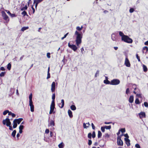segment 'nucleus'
Returning <instances> with one entry per match:
<instances>
[{
	"label": "nucleus",
	"mask_w": 148,
	"mask_h": 148,
	"mask_svg": "<svg viewBox=\"0 0 148 148\" xmlns=\"http://www.w3.org/2000/svg\"><path fill=\"white\" fill-rule=\"evenodd\" d=\"M27 8V5H25V7L21 8V11H23L25 10H26Z\"/></svg>",
	"instance_id": "obj_36"
},
{
	"label": "nucleus",
	"mask_w": 148,
	"mask_h": 148,
	"mask_svg": "<svg viewBox=\"0 0 148 148\" xmlns=\"http://www.w3.org/2000/svg\"><path fill=\"white\" fill-rule=\"evenodd\" d=\"M104 83L107 84H110L111 83V81L110 82L108 80H104L103 81Z\"/></svg>",
	"instance_id": "obj_21"
},
{
	"label": "nucleus",
	"mask_w": 148,
	"mask_h": 148,
	"mask_svg": "<svg viewBox=\"0 0 148 148\" xmlns=\"http://www.w3.org/2000/svg\"><path fill=\"white\" fill-rule=\"evenodd\" d=\"M129 92H130L129 89L128 88H127L126 90V94H128V93Z\"/></svg>",
	"instance_id": "obj_56"
},
{
	"label": "nucleus",
	"mask_w": 148,
	"mask_h": 148,
	"mask_svg": "<svg viewBox=\"0 0 148 148\" xmlns=\"http://www.w3.org/2000/svg\"><path fill=\"white\" fill-rule=\"evenodd\" d=\"M1 13L3 19L7 21H9V18L8 16L7 15L5 12L3 11L1 12Z\"/></svg>",
	"instance_id": "obj_6"
},
{
	"label": "nucleus",
	"mask_w": 148,
	"mask_h": 148,
	"mask_svg": "<svg viewBox=\"0 0 148 148\" xmlns=\"http://www.w3.org/2000/svg\"><path fill=\"white\" fill-rule=\"evenodd\" d=\"M75 35L76 36L75 40L76 45L78 46L82 42L83 34L82 32L79 33L77 31H76L75 32Z\"/></svg>",
	"instance_id": "obj_1"
},
{
	"label": "nucleus",
	"mask_w": 148,
	"mask_h": 148,
	"mask_svg": "<svg viewBox=\"0 0 148 148\" xmlns=\"http://www.w3.org/2000/svg\"><path fill=\"white\" fill-rule=\"evenodd\" d=\"M21 14L23 15V16H25V15L28 16L27 12L25 11H24L23 12H22Z\"/></svg>",
	"instance_id": "obj_38"
},
{
	"label": "nucleus",
	"mask_w": 148,
	"mask_h": 148,
	"mask_svg": "<svg viewBox=\"0 0 148 148\" xmlns=\"http://www.w3.org/2000/svg\"><path fill=\"white\" fill-rule=\"evenodd\" d=\"M136 96H138V97H140L141 98L142 97V96H141V94H136Z\"/></svg>",
	"instance_id": "obj_59"
},
{
	"label": "nucleus",
	"mask_w": 148,
	"mask_h": 148,
	"mask_svg": "<svg viewBox=\"0 0 148 148\" xmlns=\"http://www.w3.org/2000/svg\"><path fill=\"white\" fill-rule=\"evenodd\" d=\"M0 70L1 71H5V69L3 67H1L0 68Z\"/></svg>",
	"instance_id": "obj_62"
},
{
	"label": "nucleus",
	"mask_w": 148,
	"mask_h": 148,
	"mask_svg": "<svg viewBox=\"0 0 148 148\" xmlns=\"http://www.w3.org/2000/svg\"><path fill=\"white\" fill-rule=\"evenodd\" d=\"M50 77V73L49 72H47V79H48Z\"/></svg>",
	"instance_id": "obj_53"
},
{
	"label": "nucleus",
	"mask_w": 148,
	"mask_h": 148,
	"mask_svg": "<svg viewBox=\"0 0 148 148\" xmlns=\"http://www.w3.org/2000/svg\"><path fill=\"white\" fill-rule=\"evenodd\" d=\"M49 132V129H46L45 131V133L46 134H48Z\"/></svg>",
	"instance_id": "obj_58"
},
{
	"label": "nucleus",
	"mask_w": 148,
	"mask_h": 148,
	"mask_svg": "<svg viewBox=\"0 0 148 148\" xmlns=\"http://www.w3.org/2000/svg\"><path fill=\"white\" fill-rule=\"evenodd\" d=\"M32 93L29 95V102H33L32 101Z\"/></svg>",
	"instance_id": "obj_28"
},
{
	"label": "nucleus",
	"mask_w": 148,
	"mask_h": 148,
	"mask_svg": "<svg viewBox=\"0 0 148 148\" xmlns=\"http://www.w3.org/2000/svg\"><path fill=\"white\" fill-rule=\"evenodd\" d=\"M29 105L30 106L31 111L33 112L34 111V107L33 104V102H29Z\"/></svg>",
	"instance_id": "obj_11"
},
{
	"label": "nucleus",
	"mask_w": 148,
	"mask_h": 148,
	"mask_svg": "<svg viewBox=\"0 0 148 148\" xmlns=\"http://www.w3.org/2000/svg\"><path fill=\"white\" fill-rule=\"evenodd\" d=\"M121 40L129 43H131L133 42L132 40L127 35H125L124 37H122Z\"/></svg>",
	"instance_id": "obj_2"
},
{
	"label": "nucleus",
	"mask_w": 148,
	"mask_h": 148,
	"mask_svg": "<svg viewBox=\"0 0 148 148\" xmlns=\"http://www.w3.org/2000/svg\"><path fill=\"white\" fill-rule=\"evenodd\" d=\"M92 136V134L91 133H89L88 134V137L90 139H91Z\"/></svg>",
	"instance_id": "obj_42"
},
{
	"label": "nucleus",
	"mask_w": 148,
	"mask_h": 148,
	"mask_svg": "<svg viewBox=\"0 0 148 148\" xmlns=\"http://www.w3.org/2000/svg\"><path fill=\"white\" fill-rule=\"evenodd\" d=\"M9 111L8 110H5L4 111L3 113V115H5L7 113H8L9 112Z\"/></svg>",
	"instance_id": "obj_41"
},
{
	"label": "nucleus",
	"mask_w": 148,
	"mask_h": 148,
	"mask_svg": "<svg viewBox=\"0 0 148 148\" xmlns=\"http://www.w3.org/2000/svg\"><path fill=\"white\" fill-rule=\"evenodd\" d=\"M49 126H51V127H53L55 125V123L54 122L53 120H51L50 121V123L48 125Z\"/></svg>",
	"instance_id": "obj_16"
},
{
	"label": "nucleus",
	"mask_w": 148,
	"mask_h": 148,
	"mask_svg": "<svg viewBox=\"0 0 148 148\" xmlns=\"http://www.w3.org/2000/svg\"><path fill=\"white\" fill-rule=\"evenodd\" d=\"M68 112L69 117L70 118L72 117L73 115L72 111L70 110H69L68 111Z\"/></svg>",
	"instance_id": "obj_18"
},
{
	"label": "nucleus",
	"mask_w": 148,
	"mask_h": 148,
	"mask_svg": "<svg viewBox=\"0 0 148 148\" xmlns=\"http://www.w3.org/2000/svg\"><path fill=\"white\" fill-rule=\"evenodd\" d=\"M144 105L146 107H148V103L146 102H145L144 103Z\"/></svg>",
	"instance_id": "obj_51"
},
{
	"label": "nucleus",
	"mask_w": 148,
	"mask_h": 148,
	"mask_svg": "<svg viewBox=\"0 0 148 148\" xmlns=\"http://www.w3.org/2000/svg\"><path fill=\"white\" fill-rule=\"evenodd\" d=\"M135 147L137 148H140V146L138 144H136Z\"/></svg>",
	"instance_id": "obj_54"
},
{
	"label": "nucleus",
	"mask_w": 148,
	"mask_h": 148,
	"mask_svg": "<svg viewBox=\"0 0 148 148\" xmlns=\"http://www.w3.org/2000/svg\"><path fill=\"white\" fill-rule=\"evenodd\" d=\"M13 128H16L17 127V123H16V122H15V121H14H14H13Z\"/></svg>",
	"instance_id": "obj_25"
},
{
	"label": "nucleus",
	"mask_w": 148,
	"mask_h": 148,
	"mask_svg": "<svg viewBox=\"0 0 148 148\" xmlns=\"http://www.w3.org/2000/svg\"><path fill=\"white\" fill-rule=\"evenodd\" d=\"M111 123H112V122H104V123L106 124H111Z\"/></svg>",
	"instance_id": "obj_61"
},
{
	"label": "nucleus",
	"mask_w": 148,
	"mask_h": 148,
	"mask_svg": "<svg viewBox=\"0 0 148 148\" xmlns=\"http://www.w3.org/2000/svg\"><path fill=\"white\" fill-rule=\"evenodd\" d=\"M136 56L139 62L140 61V59L139 57L138 56V55L137 54H136Z\"/></svg>",
	"instance_id": "obj_50"
},
{
	"label": "nucleus",
	"mask_w": 148,
	"mask_h": 148,
	"mask_svg": "<svg viewBox=\"0 0 148 148\" xmlns=\"http://www.w3.org/2000/svg\"><path fill=\"white\" fill-rule=\"evenodd\" d=\"M129 102L130 103H132L134 101V96L133 95H131L130 96L129 100Z\"/></svg>",
	"instance_id": "obj_15"
},
{
	"label": "nucleus",
	"mask_w": 148,
	"mask_h": 148,
	"mask_svg": "<svg viewBox=\"0 0 148 148\" xmlns=\"http://www.w3.org/2000/svg\"><path fill=\"white\" fill-rule=\"evenodd\" d=\"M90 125V124L89 122L86 123H84L83 124V127L84 128H87Z\"/></svg>",
	"instance_id": "obj_14"
},
{
	"label": "nucleus",
	"mask_w": 148,
	"mask_h": 148,
	"mask_svg": "<svg viewBox=\"0 0 148 148\" xmlns=\"http://www.w3.org/2000/svg\"><path fill=\"white\" fill-rule=\"evenodd\" d=\"M71 110H74L76 109V107L75 105H72L71 106Z\"/></svg>",
	"instance_id": "obj_29"
},
{
	"label": "nucleus",
	"mask_w": 148,
	"mask_h": 148,
	"mask_svg": "<svg viewBox=\"0 0 148 148\" xmlns=\"http://www.w3.org/2000/svg\"><path fill=\"white\" fill-rule=\"evenodd\" d=\"M11 67V65L10 63H9L7 65V68L9 70H10Z\"/></svg>",
	"instance_id": "obj_32"
},
{
	"label": "nucleus",
	"mask_w": 148,
	"mask_h": 148,
	"mask_svg": "<svg viewBox=\"0 0 148 148\" xmlns=\"http://www.w3.org/2000/svg\"><path fill=\"white\" fill-rule=\"evenodd\" d=\"M140 116H141L143 117H145V113L144 112H141L139 114Z\"/></svg>",
	"instance_id": "obj_23"
},
{
	"label": "nucleus",
	"mask_w": 148,
	"mask_h": 148,
	"mask_svg": "<svg viewBox=\"0 0 148 148\" xmlns=\"http://www.w3.org/2000/svg\"><path fill=\"white\" fill-rule=\"evenodd\" d=\"M61 103H62V105L60 108H62L64 106V99H62L61 100Z\"/></svg>",
	"instance_id": "obj_34"
},
{
	"label": "nucleus",
	"mask_w": 148,
	"mask_h": 148,
	"mask_svg": "<svg viewBox=\"0 0 148 148\" xmlns=\"http://www.w3.org/2000/svg\"><path fill=\"white\" fill-rule=\"evenodd\" d=\"M124 140L126 142V143L127 145V146H129L130 145V140L128 138H124Z\"/></svg>",
	"instance_id": "obj_13"
},
{
	"label": "nucleus",
	"mask_w": 148,
	"mask_h": 148,
	"mask_svg": "<svg viewBox=\"0 0 148 148\" xmlns=\"http://www.w3.org/2000/svg\"><path fill=\"white\" fill-rule=\"evenodd\" d=\"M55 108V103H51V104L50 107V110L49 113L51 114L52 113H55V112L54 111V109Z\"/></svg>",
	"instance_id": "obj_5"
},
{
	"label": "nucleus",
	"mask_w": 148,
	"mask_h": 148,
	"mask_svg": "<svg viewBox=\"0 0 148 148\" xmlns=\"http://www.w3.org/2000/svg\"><path fill=\"white\" fill-rule=\"evenodd\" d=\"M119 35L122 37H124L125 35L121 31L119 32Z\"/></svg>",
	"instance_id": "obj_26"
},
{
	"label": "nucleus",
	"mask_w": 148,
	"mask_h": 148,
	"mask_svg": "<svg viewBox=\"0 0 148 148\" xmlns=\"http://www.w3.org/2000/svg\"><path fill=\"white\" fill-rule=\"evenodd\" d=\"M16 131L15 130H14L12 132L11 135L13 137H15V136L16 134Z\"/></svg>",
	"instance_id": "obj_24"
},
{
	"label": "nucleus",
	"mask_w": 148,
	"mask_h": 148,
	"mask_svg": "<svg viewBox=\"0 0 148 148\" xmlns=\"http://www.w3.org/2000/svg\"><path fill=\"white\" fill-rule=\"evenodd\" d=\"M69 33H67L64 36V37H62L61 38V39L62 40H63L64 38H65L66 37V36H67V35L68 34H69Z\"/></svg>",
	"instance_id": "obj_47"
},
{
	"label": "nucleus",
	"mask_w": 148,
	"mask_h": 148,
	"mask_svg": "<svg viewBox=\"0 0 148 148\" xmlns=\"http://www.w3.org/2000/svg\"><path fill=\"white\" fill-rule=\"evenodd\" d=\"M105 137L106 138H109L110 137V135L108 133H106L105 135Z\"/></svg>",
	"instance_id": "obj_55"
},
{
	"label": "nucleus",
	"mask_w": 148,
	"mask_h": 148,
	"mask_svg": "<svg viewBox=\"0 0 148 148\" xmlns=\"http://www.w3.org/2000/svg\"><path fill=\"white\" fill-rule=\"evenodd\" d=\"M104 127L105 128V129H106L107 130H110L111 128V125H109V126L105 125Z\"/></svg>",
	"instance_id": "obj_37"
},
{
	"label": "nucleus",
	"mask_w": 148,
	"mask_h": 148,
	"mask_svg": "<svg viewBox=\"0 0 148 148\" xmlns=\"http://www.w3.org/2000/svg\"><path fill=\"white\" fill-rule=\"evenodd\" d=\"M125 64L127 67H129L130 66V64L127 58H125Z\"/></svg>",
	"instance_id": "obj_9"
},
{
	"label": "nucleus",
	"mask_w": 148,
	"mask_h": 148,
	"mask_svg": "<svg viewBox=\"0 0 148 148\" xmlns=\"http://www.w3.org/2000/svg\"><path fill=\"white\" fill-rule=\"evenodd\" d=\"M23 119L21 118H19L18 119H15L14 120L15 121V122L18 124H19L21 121H22Z\"/></svg>",
	"instance_id": "obj_12"
},
{
	"label": "nucleus",
	"mask_w": 148,
	"mask_h": 148,
	"mask_svg": "<svg viewBox=\"0 0 148 148\" xmlns=\"http://www.w3.org/2000/svg\"><path fill=\"white\" fill-rule=\"evenodd\" d=\"M124 136L126 138H128L129 136L127 134H126L124 135Z\"/></svg>",
	"instance_id": "obj_60"
},
{
	"label": "nucleus",
	"mask_w": 148,
	"mask_h": 148,
	"mask_svg": "<svg viewBox=\"0 0 148 148\" xmlns=\"http://www.w3.org/2000/svg\"><path fill=\"white\" fill-rule=\"evenodd\" d=\"M120 130L122 133L125 132V128H121L120 129Z\"/></svg>",
	"instance_id": "obj_44"
},
{
	"label": "nucleus",
	"mask_w": 148,
	"mask_h": 148,
	"mask_svg": "<svg viewBox=\"0 0 148 148\" xmlns=\"http://www.w3.org/2000/svg\"><path fill=\"white\" fill-rule=\"evenodd\" d=\"M91 125H92V129L93 130L95 129V127L94 125V124H93V123H91Z\"/></svg>",
	"instance_id": "obj_63"
},
{
	"label": "nucleus",
	"mask_w": 148,
	"mask_h": 148,
	"mask_svg": "<svg viewBox=\"0 0 148 148\" xmlns=\"http://www.w3.org/2000/svg\"><path fill=\"white\" fill-rule=\"evenodd\" d=\"M55 94H53L52 95V100L51 102V103H55Z\"/></svg>",
	"instance_id": "obj_17"
},
{
	"label": "nucleus",
	"mask_w": 148,
	"mask_h": 148,
	"mask_svg": "<svg viewBox=\"0 0 148 148\" xmlns=\"http://www.w3.org/2000/svg\"><path fill=\"white\" fill-rule=\"evenodd\" d=\"M117 143L118 145L123 146V141L121 140V136H118L117 138Z\"/></svg>",
	"instance_id": "obj_7"
},
{
	"label": "nucleus",
	"mask_w": 148,
	"mask_h": 148,
	"mask_svg": "<svg viewBox=\"0 0 148 148\" xmlns=\"http://www.w3.org/2000/svg\"><path fill=\"white\" fill-rule=\"evenodd\" d=\"M83 26H82L81 27H80L79 26H77L76 27V29L77 30L79 31H80L82 30L83 28Z\"/></svg>",
	"instance_id": "obj_33"
},
{
	"label": "nucleus",
	"mask_w": 148,
	"mask_h": 148,
	"mask_svg": "<svg viewBox=\"0 0 148 148\" xmlns=\"http://www.w3.org/2000/svg\"><path fill=\"white\" fill-rule=\"evenodd\" d=\"M50 53H47V57L48 58H50Z\"/></svg>",
	"instance_id": "obj_57"
},
{
	"label": "nucleus",
	"mask_w": 148,
	"mask_h": 148,
	"mask_svg": "<svg viewBox=\"0 0 148 148\" xmlns=\"http://www.w3.org/2000/svg\"><path fill=\"white\" fill-rule=\"evenodd\" d=\"M55 89V82H53L51 85V90L52 92H54Z\"/></svg>",
	"instance_id": "obj_10"
},
{
	"label": "nucleus",
	"mask_w": 148,
	"mask_h": 148,
	"mask_svg": "<svg viewBox=\"0 0 148 148\" xmlns=\"http://www.w3.org/2000/svg\"><path fill=\"white\" fill-rule=\"evenodd\" d=\"M92 138H94L95 137V131H93L92 132Z\"/></svg>",
	"instance_id": "obj_43"
},
{
	"label": "nucleus",
	"mask_w": 148,
	"mask_h": 148,
	"mask_svg": "<svg viewBox=\"0 0 148 148\" xmlns=\"http://www.w3.org/2000/svg\"><path fill=\"white\" fill-rule=\"evenodd\" d=\"M134 11V9L133 8H131L130 9L129 12L130 13H132Z\"/></svg>",
	"instance_id": "obj_48"
},
{
	"label": "nucleus",
	"mask_w": 148,
	"mask_h": 148,
	"mask_svg": "<svg viewBox=\"0 0 148 148\" xmlns=\"http://www.w3.org/2000/svg\"><path fill=\"white\" fill-rule=\"evenodd\" d=\"M68 46L69 48H71L74 51H75L77 49L76 45L73 44L70 45L69 42L68 43Z\"/></svg>",
	"instance_id": "obj_8"
},
{
	"label": "nucleus",
	"mask_w": 148,
	"mask_h": 148,
	"mask_svg": "<svg viewBox=\"0 0 148 148\" xmlns=\"http://www.w3.org/2000/svg\"><path fill=\"white\" fill-rule=\"evenodd\" d=\"M2 123L4 125L6 124V125L8 127L11 126V122L10 121V119L8 118H7L3 120Z\"/></svg>",
	"instance_id": "obj_3"
},
{
	"label": "nucleus",
	"mask_w": 148,
	"mask_h": 148,
	"mask_svg": "<svg viewBox=\"0 0 148 148\" xmlns=\"http://www.w3.org/2000/svg\"><path fill=\"white\" fill-rule=\"evenodd\" d=\"M9 115H11L12 117H14L16 116V115L14 113H12L11 112H9L8 114Z\"/></svg>",
	"instance_id": "obj_22"
},
{
	"label": "nucleus",
	"mask_w": 148,
	"mask_h": 148,
	"mask_svg": "<svg viewBox=\"0 0 148 148\" xmlns=\"http://www.w3.org/2000/svg\"><path fill=\"white\" fill-rule=\"evenodd\" d=\"M102 136V133L100 131H98V138H100Z\"/></svg>",
	"instance_id": "obj_30"
},
{
	"label": "nucleus",
	"mask_w": 148,
	"mask_h": 148,
	"mask_svg": "<svg viewBox=\"0 0 148 148\" xmlns=\"http://www.w3.org/2000/svg\"><path fill=\"white\" fill-rule=\"evenodd\" d=\"M101 130L103 132H104L105 131V128L104 126H102L101 127Z\"/></svg>",
	"instance_id": "obj_45"
},
{
	"label": "nucleus",
	"mask_w": 148,
	"mask_h": 148,
	"mask_svg": "<svg viewBox=\"0 0 148 148\" xmlns=\"http://www.w3.org/2000/svg\"><path fill=\"white\" fill-rule=\"evenodd\" d=\"M24 128V126L23 125H21L19 127V130H23Z\"/></svg>",
	"instance_id": "obj_46"
},
{
	"label": "nucleus",
	"mask_w": 148,
	"mask_h": 148,
	"mask_svg": "<svg viewBox=\"0 0 148 148\" xmlns=\"http://www.w3.org/2000/svg\"><path fill=\"white\" fill-rule=\"evenodd\" d=\"M143 71L145 72H146L147 71V68L145 65L143 64Z\"/></svg>",
	"instance_id": "obj_20"
},
{
	"label": "nucleus",
	"mask_w": 148,
	"mask_h": 148,
	"mask_svg": "<svg viewBox=\"0 0 148 148\" xmlns=\"http://www.w3.org/2000/svg\"><path fill=\"white\" fill-rule=\"evenodd\" d=\"M5 73V72H2L0 74V76L1 77H3Z\"/></svg>",
	"instance_id": "obj_40"
},
{
	"label": "nucleus",
	"mask_w": 148,
	"mask_h": 148,
	"mask_svg": "<svg viewBox=\"0 0 148 148\" xmlns=\"http://www.w3.org/2000/svg\"><path fill=\"white\" fill-rule=\"evenodd\" d=\"M143 50H146V51L147 52L148 50V48L147 47L145 46L144 47H143Z\"/></svg>",
	"instance_id": "obj_49"
},
{
	"label": "nucleus",
	"mask_w": 148,
	"mask_h": 148,
	"mask_svg": "<svg viewBox=\"0 0 148 148\" xmlns=\"http://www.w3.org/2000/svg\"><path fill=\"white\" fill-rule=\"evenodd\" d=\"M120 83V81L119 79H114L111 81L110 85H117Z\"/></svg>",
	"instance_id": "obj_4"
},
{
	"label": "nucleus",
	"mask_w": 148,
	"mask_h": 148,
	"mask_svg": "<svg viewBox=\"0 0 148 148\" xmlns=\"http://www.w3.org/2000/svg\"><path fill=\"white\" fill-rule=\"evenodd\" d=\"M111 38L113 41H116V38L114 34L113 33L112 34Z\"/></svg>",
	"instance_id": "obj_19"
},
{
	"label": "nucleus",
	"mask_w": 148,
	"mask_h": 148,
	"mask_svg": "<svg viewBox=\"0 0 148 148\" xmlns=\"http://www.w3.org/2000/svg\"><path fill=\"white\" fill-rule=\"evenodd\" d=\"M99 74V70H97L96 71V72L95 75V77H97V76H98Z\"/></svg>",
	"instance_id": "obj_39"
},
{
	"label": "nucleus",
	"mask_w": 148,
	"mask_h": 148,
	"mask_svg": "<svg viewBox=\"0 0 148 148\" xmlns=\"http://www.w3.org/2000/svg\"><path fill=\"white\" fill-rule=\"evenodd\" d=\"M64 146V144L62 142L61 143L58 145L59 148H63Z\"/></svg>",
	"instance_id": "obj_31"
},
{
	"label": "nucleus",
	"mask_w": 148,
	"mask_h": 148,
	"mask_svg": "<svg viewBox=\"0 0 148 148\" xmlns=\"http://www.w3.org/2000/svg\"><path fill=\"white\" fill-rule=\"evenodd\" d=\"M92 143V141L91 140H88V145H90Z\"/></svg>",
	"instance_id": "obj_52"
},
{
	"label": "nucleus",
	"mask_w": 148,
	"mask_h": 148,
	"mask_svg": "<svg viewBox=\"0 0 148 148\" xmlns=\"http://www.w3.org/2000/svg\"><path fill=\"white\" fill-rule=\"evenodd\" d=\"M29 28V27H23L21 29V31H24L25 30L28 29Z\"/></svg>",
	"instance_id": "obj_35"
},
{
	"label": "nucleus",
	"mask_w": 148,
	"mask_h": 148,
	"mask_svg": "<svg viewBox=\"0 0 148 148\" xmlns=\"http://www.w3.org/2000/svg\"><path fill=\"white\" fill-rule=\"evenodd\" d=\"M12 17H13L15 16V14H12L11 13L10 15Z\"/></svg>",
	"instance_id": "obj_64"
},
{
	"label": "nucleus",
	"mask_w": 148,
	"mask_h": 148,
	"mask_svg": "<svg viewBox=\"0 0 148 148\" xmlns=\"http://www.w3.org/2000/svg\"><path fill=\"white\" fill-rule=\"evenodd\" d=\"M135 102V103L136 104H139L140 103L139 99L138 98L136 99Z\"/></svg>",
	"instance_id": "obj_27"
}]
</instances>
